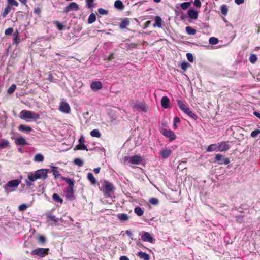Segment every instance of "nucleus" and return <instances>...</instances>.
I'll use <instances>...</instances> for the list:
<instances>
[{
    "mask_svg": "<svg viewBox=\"0 0 260 260\" xmlns=\"http://www.w3.org/2000/svg\"><path fill=\"white\" fill-rule=\"evenodd\" d=\"M122 162L125 165L133 167L135 165H140L144 161V159L140 155L125 156L122 159Z\"/></svg>",
    "mask_w": 260,
    "mask_h": 260,
    "instance_id": "nucleus-1",
    "label": "nucleus"
},
{
    "mask_svg": "<svg viewBox=\"0 0 260 260\" xmlns=\"http://www.w3.org/2000/svg\"><path fill=\"white\" fill-rule=\"evenodd\" d=\"M99 188L105 197L112 198L114 196L115 188L112 183L105 180L102 186Z\"/></svg>",
    "mask_w": 260,
    "mask_h": 260,
    "instance_id": "nucleus-2",
    "label": "nucleus"
},
{
    "mask_svg": "<svg viewBox=\"0 0 260 260\" xmlns=\"http://www.w3.org/2000/svg\"><path fill=\"white\" fill-rule=\"evenodd\" d=\"M20 119L27 120V119H38L40 117L39 115L31 111L26 110H22L19 114Z\"/></svg>",
    "mask_w": 260,
    "mask_h": 260,
    "instance_id": "nucleus-3",
    "label": "nucleus"
},
{
    "mask_svg": "<svg viewBox=\"0 0 260 260\" xmlns=\"http://www.w3.org/2000/svg\"><path fill=\"white\" fill-rule=\"evenodd\" d=\"M68 184L65 191V196L67 199L73 201L74 199V180H65Z\"/></svg>",
    "mask_w": 260,
    "mask_h": 260,
    "instance_id": "nucleus-4",
    "label": "nucleus"
},
{
    "mask_svg": "<svg viewBox=\"0 0 260 260\" xmlns=\"http://www.w3.org/2000/svg\"><path fill=\"white\" fill-rule=\"evenodd\" d=\"M48 170L42 169L36 171L34 173H30L28 179H45L47 177Z\"/></svg>",
    "mask_w": 260,
    "mask_h": 260,
    "instance_id": "nucleus-5",
    "label": "nucleus"
},
{
    "mask_svg": "<svg viewBox=\"0 0 260 260\" xmlns=\"http://www.w3.org/2000/svg\"><path fill=\"white\" fill-rule=\"evenodd\" d=\"M21 182V180H11L3 186L5 192L8 194L13 191Z\"/></svg>",
    "mask_w": 260,
    "mask_h": 260,
    "instance_id": "nucleus-6",
    "label": "nucleus"
},
{
    "mask_svg": "<svg viewBox=\"0 0 260 260\" xmlns=\"http://www.w3.org/2000/svg\"><path fill=\"white\" fill-rule=\"evenodd\" d=\"M48 248H38L32 250L31 254L32 255H37L40 257H44L48 254Z\"/></svg>",
    "mask_w": 260,
    "mask_h": 260,
    "instance_id": "nucleus-7",
    "label": "nucleus"
},
{
    "mask_svg": "<svg viewBox=\"0 0 260 260\" xmlns=\"http://www.w3.org/2000/svg\"><path fill=\"white\" fill-rule=\"evenodd\" d=\"M142 235L141 237V240L144 242H148L151 243H155V239L151 236V235L145 231H142Z\"/></svg>",
    "mask_w": 260,
    "mask_h": 260,
    "instance_id": "nucleus-8",
    "label": "nucleus"
},
{
    "mask_svg": "<svg viewBox=\"0 0 260 260\" xmlns=\"http://www.w3.org/2000/svg\"><path fill=\"white\" fill-rule=\"evenodd\" d=\"M161 133L164 136L169 139V141H172L176 138L175 133L170 129L163 128L161 131Z\"/></svg>",
    "mask_w": 260,
    "mask_h": 260,
    "instance_id": "nucleus-9",
    "label": "nucleus"
},
{
    "mask_svg": "<svg viewBox=\"0 0 260 260\" xmlns=\"http://www.w3.org/2000/svg\"><path fill=\"white\" fill-rule=\"evenodd\" d=\"M132 106L135 109L144 112H146L148 109V107L144 103L139 102H133Z\"/></svg>",
    "mask_w": 260,
    "mask_h": 260,
    "instance_id": "nucleus-10",
    "label": "nucleus"
},
{
    "mask_svg": "<svg viewBox=\"0 0 260 260\" xmlns=\"http://www.w3.org/2000/svg\"><path fill=\"white\" fill-rule=\"evenodd\" d=\"M59 109L60 111L65 113H69L71 111L70 105L64 101L60 102Z\"/></svg>",
    "mask_w": 260,
    "mask_h": 260,
    "instance_id": "nucleus-11",
    "label": "nucleus"
},
{
    "mask_svg": "<svg viewBox=\"0 0 260 260\" xmlns=\"http://www.w3.org/2000/svg\"><path fill=\"white\" fill-rule=\"evenodd\" d=\"M218 151L220 152L226 151L230 148V146L227 141H222L218 143Z\"/></svg>",
    "mask_w": 260,
    "mask_h": 260,
    "instance_id": "nucleus-12",
    "label": "nucleus"
},
{
    "mask_svg": "<svg viewBox=\"0 0 260 260\" xmlns=\"http://www.w3.org/2000/svg\"><path fill=\"white\" fill-rule=\"evenodd\" d=\"M79 9L78 5L75 2H72L64 8V12L68 13L72 10L78 11Z\"/></svg>",
    "mask_w": 260,
    "mask_h": 260,
    "instance_id": "nucleus-13",
    "label": "nucleus"
},
{
    "mask_svg": "<svg viewBox=\"0 0 260 260\" xmlns=\"http://www.w3.org/2000/svg\"><path fill=\"white\" fill-rule=\"evenodd\" d=\"M215 159L219 164L228 165L230 162V160L228 158L223 157V155L220 154L216 155Z\"/></svg>",
    "mask_w": 260,
    "mask_h": 260,
    "instance_id": "nucleus-14",
    "label": "nucleus"
},
{
    "mask_svg": "<svg viewBox=\"0 0 260 260\" xmlns=\"http://www.w3.org/2000/svg\"><path fill=\"white\" fill-rule=\"evenodd\" d=\"M171 153L172 150L168 148H163L159 152L160 155L165 159L169 158Z\"/></svg>",
    "mask_w": 260,
    "mask_h": 260,
    "instance_id": "nucleus-15",
    "label": "nucleus"
},
{
    "mask_svg": "<svg viewBox=\"0 0 260 260\" xmlns=\"http://www.w3.org/2000/svg\"><path fill=\"white\" fill-rule=\"evenodd\" d=\"M103 87L102 83L100 81H93L90 84V88L93 91H97Z\"/></svg>",
    "mask_w": 260,
    "mask_h": 260,
    "instance_id": "nucleus-16",
    "label": "nucleus"
},
{
    "mask_svg": "<svg viewBox=\"0 0 260 260\" xmlns=\"http://www.w3.org/2000/svg\"><path fill=\"white\" fill-rule=\"evenodd\" d=\"M75 150H88L86 146L84 144L83 138H80L79 140V144L76 146Z\"/></svg>",
    "mask_w": 260,
    "mask_h": 260,
    "instance_id": "nucleus-17",
    "label": "nucleus"
},
{
    "mask_svg": "<svg viewBox=\"0 0 260 260\" xmlns=\"http://www.w3.org/2000/svg\"><path fill=\"white\" fill-rule=\"evenodd\" d=\"M51 170L55 178L58 179H68L66 177H62L57 167L51 166Z\"/></svg>",
    "mask_w": 260,
    "mask_h": 260,
    "instance_id": "nucleus-18",
    "label": "nucleus"
},
{
    "mask_svg": "<svg viewBox=\"0 0 260 260\" xmlns=\"http://www.w3.org/2000/svg\"><path fill=\"white\" fill-rule=\"evenodd\" d=\"M15 142L17 145H24L27 144L26 140L22 136L17 137L15 139Z\"/></svg>",
    "mask_w": 260,
    "mask_h": 260,
    "instance_id": "nucleus-19",
    "label": "nucleus"
},
{
    "mask_svg": "<svg viewBox=\"0 0 260 260\" xmlns=\"http://www.w3.org/2000/svg\"><path fill=\"white\" fill-rule=\"evenodd\" d=\"M187 14L189 18L196 20L198 18V13L193 9H189L187 11Z\"/></svg>",
    "mask_w": 260,
    "mask_h": 260,
    "instance_id": "nucleus-20",
    "label": "nucleus"
},
{
    "mask_svg": "<svg viewBox=\"0 0 260 260\" xmlns=\"http://www.w3.org/2000/svg\"><path fill=\"white\" fill-rule=\"evenodd\" d=\"M170 100L167 96H163L161 99V104L164 108L169 107Z\"/></svg>",
    "mask_w": 260,
    "mask_h": 260,
    "instance_id": "nucleus-21",
    "label": "nucleus"
},
{
    "mask_svg": "<svg viewBox=\"0 0 260 260\" xmlns=\"http://www.w3.org/2000/svg\"><path fill=\"white\" fill-rule=\"evenodd\" d=\"M162 19L160 17L157 16L155 18V22L153 25L154 27H158L161 28L162 27Z\"/></svg>",
    "mask_w": 260,
    "mask_h": 260,
    "instance_id": "nucleus-22",
    "label": "nucleus"
},
{
    "mask_svg": "<svg viewBox=\"0 0 260 260\" xmlns=\"http://www.w3.org/2000/svg\"><path fill=\"white\" fill-rule=\"evenodd\" d=\"M137 255L141 259H143L144 260H149L150 259V256L145 252L139 251L138 252Z\"/></svg>",
    "mask_w": 260,
    "mask_h": 260,
    "instance_id": "nucleus-23",
    "label": "nucleus"
},
{
    "mask_svg": "<svg viewBox=\"0 0 260 260\" xmlns=\"http://www.w3.org/2000/svg\"><path fill=\"white\" fill-rule=\"evenodd\" d=\"M114 7L119 10H122L124 8V5L120 0H116L114 3Z\"/></svg>",
    "mask_w": 260,
    "mask_h": 260,
    "instance_id": "nucleus-24",
    "label": "nucleus"
},
{
    "mask_svg": "<svg viewBox=\"0 0 260 260\" xmlns=\"http://www.w3.org/2000/svg\"><path fill=\"white\" fill-rule=\"evenodd\" d=\"M117 218L121 222H125L127 221L129 219L128 216L125 213L118 214L117 215Z\"/></svg>",
    "mask_w": 260,
    "mask_h": 260,
    "instance_id": "nucleus-25",
    "label": "nucleus"
},
{
    "mask_svg": "<svg viewBox=\"0 0 260 260\" xmlns=\"http://www.w3.org/2000/svg\"><path fill=\"white\" fill-rule=\"evenodd\" d=\"M218 144H211L210 145L207 149H206V151L207 152H212V151H218Z\"/></svg>",
    "mask_w": 260,
    "mask_h": 260,
    "instance_id": "nucleus-26",
    "label": "nucleus"
},
{
    "mask_svg": "<svg viewBox=\"0 0 260 260\" xmlns=\"http://www.w3.org/2000/svg\"><path fill=\"white\" fill-rule=\"evenodd\" d=\"M177 103L179 108L182 111H184L188 107L184 103V102L180 99L177 100Z\"/></svg>",
    "mask_w": 260,
    "mask_h": 260,
    "instance_id": "nucleus-27",
    "label": "nucleus"
},
{
    "mask_svg": "<svg viewBox=\"0 0 260 260\" xmlns=\"http://www.w3.org/2000/svg\"><path fill=\"white\" fill-rule=\"evenodd\" d=\"M9 142L7 140L2 139L0 140V149L5 148L9 146Z\"/></svg>",
    "mask_w": 260,
    "mask_h": 260,
    "instance_id": "nucleus-28",
    "label": "nucleus"
},
{
    "mask_svg": "<svg viewBox=\"0 0 260 260\" xmlns=\"http://www.w3.org/2000/svg\"><path fill=\"white\" fill-rule=\"evenodd\" d=\"M18 129L21 132H29L31 131V128L30 126L21 124L18 126Z\"/></svg>",
    "mask_w": 260,
    "mask_h": 260,
    "instance_id": "nucleus-29",
    "label": "nucleus"
},
{
    "mask_svg": "<svg viewBox=\"0 0 260 260\" xmlns=\"http://www.w3.org/2000/svg\"><path fill=\"white\" fill-rule=\"evenodd\" d=\"M220 9L221 13H222V14H223L224 16L227 15V14L228 13L229 9H228V6L226 5H225V4L222 5L220 6Z\"/></svg>",
    "mask_w": 260,
    "mask_h": 260,
    "instance_id": "nucleus-30",
    "label": "nucleus"
},
{
    "mask_svg": "<svg viewBox=\"0 0 260 260\" xmlns=\"http://www.w3.org/2000/svg\"><path fill=\"white\" fill-rule=\"evenodd\" d=\"M185 113L188 115L189 117L196 119L197 118V115L193 113L189 108L186 109L184 111Z\"/></svg>",
    "mask_w": 260,
    "mask_h": 260,
    "instance_id": "nucleus-31",
    "label": "nucleus"
},
{
    "mask_svg": "<svg viewBox=\"0 0 260 260\" xmlns=\"http://www.w3.org/2000/svg\"><path fill=\"white\" fill-rule=\"evenodd\" d=\"M129 24V21L128 18H125L121 21L119 25V27L121 29H123L125 27Z\"/></svg>",
    "mask_w": 260,
    "mask_h": 260,
    "instance_id": "nucleus-32",
    "label": "nucleus"
},
{
    "mask_svg": "<svg viewBox=\"0 0 260 260\" xmlns=\"http://www.w3.org/2000/svg\"><path fill=\"white\" fill-rule=\"evenodd\" d=\"M44 157L43 155L40 153L37 154L35 156L34 161L36 162H42L44 160Z\"/></svg>",
    "mask_w": 260,
    "mask_h": 260,
    "instance_id": "nucleus-33",
    "label": "nucleus"
},
{
    "mask_svg": "<svg viewBox=\"0 0 260 260\" xmlns=\"http://www.w3.org/2000/svg\"><path fill=\"white\" fill-rule=\"evenodd\" d=\"M185 30L187 34L189 35H194L196 33V30L190 26L186 27Z\"/></svg>",
    "mask_w": 260,
    "mask_h": 260,
    "instance_id": "nucleus-34",
    "label": "nucleus"
},
{
    "mask_svg": "<svg viewBox=\"0 0 260 260\" xmlns=\"http://www.w3.org/2000/svg\"><path fill=\"white\" fill-rule=\"evenodd\" d=\"M134 212L138 216L143 215L144 213V211L139 207H135L134 209Z\"/></svg>",
    "mask_w": 260,
    "mask_h": 260,
    "instance_id": "nucleus-35",
    "label": "nucleus"
},
{
    "mask_svg": "<svg viewBox=\"0 0 260 260\" xmlns=\"http://www.w3.org/2000/svg\"><path fill=\"white\" fill-rule=\"evenodd\" d=\"M52 199L55 202L60 203V204H62L63 203V200L62 198H61L57 194L54 193L52 195Z\"/></svg>",
    "mask_w": 260,
    "mask_h": 260,
    "instance_id": "nucleus-36",
    "label": "nucleus"
},
{
    "mask_svg": "<svg viewBox=\"0 0 260 260\" xmlns=\"http://www.w3.org/2000/svg\"><path fill=\"white\" fill-rule=\"evenodd\" d=\"M14 43L18 44L20 42V34L17 31L14 34Z\"/></svg>",
    "mask_w": 260,
    "mask_h": 260,
    "instance_id": "nucleus-37",
    "label": "nucleus"
},
{
    "mask_svg": "<svg viewBox=\"0 0 260 260\" xmlns=\"http://www.w3.org/2000/svg\"><path fill=\"white\" fill-rule=\"evenodd\" d=\"M96 20V16L94 13H91L88 19V22L89 24H91L95 22Z\"/></svg>",
    "mask_w": 260,
    "mask_h": 260,
    "instance_id": "nucleus-38",
    "label": "nucleus"
},
{
    "mask_svg": "<svg viewBox=\"0 0 260 260\" xmlns=\"http://www.w3.org/2000/svg\"><path fill=\"white\" fill-rule=\"evenodd\" d=\"M11 7L10 6H7L4 9L2 13V16L5 17L11 11Z\"/></svg>",
    "mask_w": 260,
    "mask_h": 260,
    "instance_id": "nucleus-39",
    "label": "nucleus"
},
{
    "mask_svg": "<svg viewBox=\"0 0 260 260\" xmlns=\"http://www.w3.org/2000/svg\"><path fill=\"white\" fill-rule=\"evenodd\" d=\"M90 135L92 137L99 138L101 136V134L98 129H95L90 132Z\"/></svg>",
    "mask_w": 260,
    "mask_h": 260,
    "instance_id": "nucleus-40",
    "label": "nucleus"
},
{
    "mask_svg": "<svg viewBox=\"0 0 260 260\" xmlns=\"http://www.w3.org/2000/svg\"><path fill=\"white\" fill-rule=\"evenodd\" d=\"M191 5V3L190 2H184L181 4L180 6L181 8L183 10L187 9Z\"/></svg>",
    "mask_w": 260,
    "mask_h": 260,
    "instance_id": "nucleus-41",
    "label": "nucleus"
},
{
    "mask_svg": "<svg viewBox=\"0 0 260 260\" xmlns=\"http://www.w3.org/2000/svg\"><path fill=\"white\" fill-rule=\"evenodd\" d=\"M171 183L169 181L168 182H166L167 184H168L169 185H170L169 187L171 189H172V190H176L177 189V188H176V186L175 185V186H172L171 183H176V180H174V179H172V180H171Z\"/></svg>",
    "mask_w": 260,
    "mask_h": 260,
    "instance_id": "nucleus-42",
    "label": "nucleus"
},
{
    "mask_svg": "<svg viewBox=\"0 0 260 260\" xmlns=\"http://www.w3.org/2000/svg\"><path fill=\"white\" fill-rule=\"evenodd\" d=\"M209 43L212 45H215L218 43V40L215 37H211L209 40Z\"/></svg>",
    "mask_w": 260,
    "mask_h": 260,
    "instance_id": "nucleus-43",
    "label": "nucleus"
},
{
    "mask_svg": "<svg viewBox=\"0 0 260 260\" xmlns=\"http://www.w3.org/2000/svg\"><path fill=\"white\" fill-rule=\"evenodd\" d=\"M190 66V64L187 62H183L181 64V68L184 71H186V69Z\"/></svg>",
    "mask_w": 260,
    "mask_h": 260,
    "instance_id": "nucleus-44",
    "label": "nucleus"
},
{
    "mask_svg": "<svg viewBox=\"0 0 260 260\" xmlns=\"http://www.w3.org/2000/svg\"><path fill=\"white\" fill-rule=\"evenodd\" d=\"M257 57L255 54H252L249 57V61L252 63H254L257 61Z\"/></svg>",
    "mask_w": 260,
    "mask_h": 260,
    "instance_id": "nucleus-45",
    "label": "nucleus"
},
{
    "mask_svg": "<svg viewBox=\"0 0 260 260\" xmlns=\"http://www.w3.org/2000/svg\"><path fill=\"white\" fill-rule=\"evenodd\" d=\"M47 218L49 220L53 221L55 223L58 222L59 219L56 218L54 215H48Z\"/></svg>",
    "mask_w": 260,
    "mask_h": 260,
    "instance_id": "nucleus-46",
    "label": "nucleus"
},
{
    "mask_svg": "<svg viewBox=\"0 0 260 260\" xmlns=\"http://www.w3.org/2000/svg\"><path fill=\"white\" fill-rule=\"evenodd\" d=\"M149 203L152 205H157L159 203V200L157 198H152L149 200Z\"/></svg>",
    "mask_w": 260,
    "mask_h": 260,
    "instance_id": "nucleus-47",
    "label": "nucleus"
},
{
    "mask_svg": "<svg viewBox=\"0 0 260 260\" xmlns=\"http://www.w3.org/2000/svg\"><path fill=\"white\" fill-rule=\"evenodd\" d=\"M74 163L78 166H82L83 165V161L82 159L79 158H76L74 159Z\"/></svg>",
    "mask_w": 260,
    "mask_h": 260,
    "instance_id": "nucleus-48",
    "label": "nucleus"
},
{
    "mask_svg": "<svg viewBox=\"0 0 260 260\" xmlns=\"http://www.w3.org/2000/svg\"><path fill=\"white\" fill-rule=\"evenodd\" d=\"M16 86L15 84H12L8 89V93H12L16 89Z\"/></svg>",
    "mask_w": 260,
    "mask_h": 260,
    "instance_id": "nucleus-49",
    "label": "nucleus"
},
{
    "mask_svg": "<svg viewBox=\"0 0 260 260\" xmlns=\"http://www.w3.org/2000/svg\"><path fill=\"white\" fill-rule=\"evenodd\" d=\"M8 3L12 6L17 7L18 3L15 0H7Z\"/></svg>",
    "mask_w": 260,
    "mask_h": 260,
    "instance_id": "nucleus-50",
    "label": "nucleus"
},
{
    "mask_svg": "<svg viewBox=\"0 0 260 260\" xmlns=\"http://www.w3.org/2000/svg\"><path fill=\"white\" fill-rule=\"evenodd\" d=\"M180 120L179 118L178 117H175L174 119V123H173V127L174 129H176L177 128V124L179 123L180 122Z\"/></svg>",
    "mask_w": 260,
    "mask_h": 260,
    "instance_id": "nucleus-51",
    "label": "nucleus"
},
{
    "mask_svg": "<svg viewBox=\"0 0 260 260\" xmlns=\"http://www.w3.org/2000/svg\"><path fill=\"white\" fill-rule=\"evenodd\" d=\"M98 12L100 14L102 15H106L108 14V11L103 8H99Z\"/></svg>",
    "mask_w": 260,
    "mask_h": 260,
    "instance_id": "nucleus-52",
    "label": "nucleus"
},
{
    "mask_svg": "<svg viewBox=\"0 0 260 260\" xmlns=\"http://www.w3.org/2000/svg\"><path fill=\"white\" fill-rule=\"evenodd\" d=\"M259 134H260V130L255 129L251 133V136L253 138H255Z\"/></svg>",
    "mask_w": 260,
    "mask_h": 260,
    "instance_id": "nucleus-53",
    "label": "nucleus"
},
{
    "mask_svg": "<svg viewBox=\"0 0 260 260\" xmlns=\"http://www.w3.org/2000/svg\"><path fill=\"white\" fill-rule=\"evenodd\" d=\"M28 207L27 204H22L19 206L18 209L20 211H24Z\"/></svg>",
    "mask_w": 260,
    "mask_h": 260,
    "instance_id": "nucleus-54",
    "label": "nucleus"
},
{
    "mask_svg": "<svg viewBox=\"0 0 260 260\" xmlns=\"http://www.w3.org/2000/svg\"><path fill=\"white\" fill-rule=\"evenodd\" d=\"M186 57L188 61L192 62L194 61V57L192 54L188 53L186 54Z\"/></svg>",
    "mask_w": 260,
    "mask_h": 260,
    "instance_id": "nucleus-55",
    "label": "nucleus"
},
{
    "mask_svg": "<svg viewBox=\"0 0 260 260\" xmlns=\"http://www.w3.org/2000/svg\"><path fill=\"white\" fill-rule=\"evenodd\" d=\"M55 24L56 26H57L58 29L59 30H62L64 27V26H63L62 24H61L58 21L55 22Z\"/></svg>",
    "mask_w": 260,
    "mask_h": 260,
    "instance_id": "nucleus-56",
    "label": "nucleus"
},
{
    "mask_svg": "<svg viewBox=\"0 0 260 260\" xmlns=\"http://www.w3.org/2000/svg\"><path fill=\"white\" fill-rule=\"evenodd\" d=\"M93 1L94 0H86V5L88 8H90L93 7Z\"/></svg>",
    "mask_w": 260,
    "mask_h": 260,
    "instance_id": "nucleus-57",
    "label": "nucleus"
},
{
    "mask_svg": "<svg viewBox=\"0 0 260 260\" xmlns=\"http://www.w3.org/2000/svg\"><path fill=\"white\" fill-rule=\"evenodd\" d=\"M13 31V29L12 27H9L6 29L5 31V34L6 35H11Z\"/></svg>",
    "mask_w": 260,
    "mask_h": 260,
    "instance_id": "nucleus-58",
    "label": "nucleus"
},
{
    "mask_svg": "<svg viewBox=\"0 0 260 260\" xmlns=\"http://www.w3.org/2000/svg\"><path fill=\"white\" fill-rule=\"evenodd\" d=\"M38 241L41 243H44L46 242V238L43 236H40L38 238Z\"/></svg>",
    "mask_w": 260,
    "mask_h": 260,
    "instance_id": "nucleus-59",
    "label": "nucleus"
},
{
    "mask_svg": "<svg viewBox=\"0 0 260 260\" xmlns=\"http://www.w3.org/2000/svg\"><path fill=\"white\" fill-rule=\"evenodd\" d=\"M194 5L196 7L200 8L201 5L200 1V0H194Z\"/></svg>",
    "mask_w": 260,
    "mask_h": 260,
    "instance_id": "nucleus-60",
    "label": "nucleus"
},
{
    "mask_svg": "<svg viewBox=\"0 0 260 260\" xmlns=\"http://www.w3.org/2000/svg\"><path fill=\"white\" fill-rule=\"evenodd\" d=\"M26 180V183L27 184V185L28 186H30L32 184V183L36 180Z\"/></svg>",
    "mask_w": 260,
    "mask_h": 260,
    "instance_id": "nucleus-61",
    "label": "nucleus"
},
{
    "mask_svg": "<svg viewBox=\"0 0 260 260\" xmlns=\"http://www.w3.org/2000/svg\"><path fill=\"white\" fill-rule=\"evenodd\" d=\"M125 233L129 236L130 238L133 239V234L131 231H130L129 230H126Z\"/></svg>",
    "mask_w": 260,
    "mask_h": 260,
    "instance_id": "nucleus-62",
    "label": "nucleus"
},
{
    "mask_svg": "<svg viewBox=\"0 0 260 260\" xmlns=\"http://www.w3.org/2000/svg\"><path fill=\"white\" fill-rule=\"evenodd\" d=\"M244 217L242 215H237L235 217L236 221H238Z\"/></svg>",
    "mask_w": 260,
    "mask_h": 260,
    "instance_id": "nucleus-63",
    "label": "nucleus"
},
{
    "mask_svg": "<svg viewBox=\"0 0 260 260\" xmlns=\"http://www.w3.org/2000/svg\"><path fill=\"white\" fill-rule=\"evenodd\" d=\"M119 260H129V259L126 256L123 255L120 257Z\"/></svg>",
    "mask_w": 260,
    "mask_h": 260,
    "instance_id": "nucleus-64",
    "label": "nucleus"
}]
</instances>
